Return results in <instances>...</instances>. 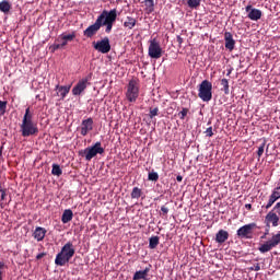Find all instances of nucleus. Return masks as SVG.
Returning <instances> with one entry per match:
<instances>
[{"instance_id": "1", "label": "nucleus", "mask_w": 280, "mask_h": 280, "mask_svg": "<svg viewBox=\"0 0 280 280\" xmlns=\"http://www.w3.org/2000/svg\"><path fill=\"white\" fill-rule=\"evenodd\" d=\"M73 255H75V247L73 243L68 242L62 247L60 253L56 255L55 264L56 266H67L71 259H73Z\"/></svg>"}, {"instance_id": "2", "label": "nucleus", "mask_w": 280, "mask_h": 280, "mask_svg": "<svg viewBox=\"0 0 280 280\" xmlns=\"http://www.w3.org/2000/svg\"><path fill=\"white\" fill-rule=\"evenodd\" d=\"M33 115L30 113V107L26 108L22 125L21 132L22 137H32V135H36V127L34 126V121H32Z\"/></svg>"}, {"instance_id": "3", "label": "nucleus", "mask_w": 280, "mask_h": 280, "mask_svg": "<svg viewBox=\"0 0 280 280\" xmlns=\"http://www.w3.org/2000/svg\"><path fill=\"white\" fill-rule=\"evenodd\" d=\"M98 16H103V19H101V27L105 25L106 34H110V32H113V25L115 21H117V9L110 11L104 10Z\"/></svg>"}, {"instance_id": "4", "label": "nucleus", "mask_w": 280, "mask_h": 280, "mask_svg": "<svg viewBox=\"0 0 280 280\" xmlns=\"http://www.w3.org/2000/svg\"><path fill=\"white\" fill-rule=\"evenodd\" d=\"M105 150L102 147V142L97 141L92 147H88L82 151H79L80 156H84L85 161H91L97 156V154H104Z\"/></svg>"}, {"instance_id": "5", "label": "nucleus", "mask_w": 280, "mask_h": 280, "mask_svg": "<svg viewBox=\"0 0 280 280\" xmlns=\"http://www.w3.org/2000/svg\"><path fill=\"white\" fill-rule=\"evenodd\" d=\"M198 97H200L202 102H211V100H213V83L209 80H203L199 84Z\"/></svg>"}, {"instance_id": "6", "label": "nucleus", "mask_w": 280, "mask_h": 280, "mask_svg": "<svg viewBox=\"0 0 280 280\" xmlns=\"http://www.w3.org/2000/svg\"><path fill=\"white\" fill-rule=\"evenodd\" d=\"M139 97V83L136 80L129 81L127 85L126 98L128 102L135 103Z\"/></svg>"}, {"instance_id": "7", "label": "nucleus", "mask_w": 280, "mask_h": 280, "mask_svg": "<svg viewBox=\"0 0 280 280\" xmlns=\"http://www.w3.org/2000/svg\"><path fill=\"white\" fill-rule=\"evenodd\" d=\"M257 229V223H249L241 226L236 235L240 240H253V230Z\"/></svg>"}, {"instance_id": "8", "label": "nucleus", "mask_w": 280, "mask_h": 280, "mask_svg": "<svg viewBox=\"0 0 280 280\" xmlns=\"http://www.w3.org/2000/svg\"><path fill=\"white\" fill-rule=\"evenodd\" d=\"M148 54L154 60H159L163 56V48L156 38L150 40Z\"/></svg>"}, {"instance_id": "9", "label": "nucleus", "mask_w": 280, "mask_h": 280, "mask_svg": "<svg viewBox=\"0 0 280 280\" xmlns=\"http://www.w3.org/2000/svg\"><path fill=\"white\" fill-rule=\"evenodd\" d=\"M280 244V231L277 234H273L272 237L262 244L258 250L260 253H270L271 248H277Z\"/></svg>"}, {"instance_id": "10", "label": "nucleus", "mask_w": 280, "mask_h": 280, "mask_svg": "<svg viewBox=\"0 0 280 280\" xmlns=\"http://www.w3.org/2000/svg\"><path fill=\"white\" fill-rule=\"evenodd\" d=\"M104 16H97L94 24L90 25L85 31H83V35L85 38H93L97 32L102 28V20Z\"/></svg>"}, {"instance_id": "11", "label": "nucleus", "mask_w": 280, "mask_h": 280, "mask_svg": "<svg viewBox=\"0 0 280 280\" xmlns=\"http://www.w3.org/2000/svg\"><path fill=\"white\" fill-rule=\"evenodd\" d=\"M93 47L100 54H108L110 51V39L108 37H104L101 40L93 42Z\"/></svg>"}, {"instance_id": "12", "label": "nucleus", "mask_w": 280, "mask_h": 280, "mask_svg": "<svg viewBox=\"0 0 280 280\" xmlns=\"http://www.w3.org/2000/svg\"><path fill=\"white\" fill-rule=\"evenodd\" d=\"M89 80H91V74L79 80V82L72 89V95H82V93H84V91H86V88L89 86Z\"/></svg>"}, {"instance_id": "13", "label": "nucleus", "mask_w": 280, "mask_h": 280, "mask_svg": "<svg viewBox=\"0 0 280 280\" xmlns=\"http://www.w3.org/2000/svg\"><path fill=\"white\" fill-rule=\"evenodd\" d=\"M245 11L248 12L247 18L250 21H259V19H261V10L253 9V5L250 4L245 8Z\"/></svg>"}, {"instance_id": "14", "label": "nucleus", "mask_w": 280, "mask_h": 280, "mask_svg": "<svg viewBox=\"0 0 280 280\" xmlns=\"http://www.w3.org/2000/svg\"><path fill=\"white\" fill-rule=\"evenodd\" d=\"M91 130H93V118H88V119L82 120V122H81L82 137H86V135H89V132H91Z\"/></svg>"}, {"instance_id": "15", "label": "nucleus", "mask_w": 280, "mask_h": 280, "mask_svg": "<svg viewBox=\"0 0 280 280\" xmlns=\"http://www.w3.org/2000/svg\"><path fill=\"white\" fill-rule=\"evenodd\" d=\"M265 222H267V224H272V226H279V215L275 210H271L267 213Z\"/></svg>"}, {"instance_id": "16", "label": "nucleus", "mask_w": 280, "mask_h": 280, "mask_svg": "<svg viewBox=\"0 0 280 280\" xmlns=\"http://www.w3.org/2000/svg\"><path fill=\"white\" fill-rule=\"evenodd\" d=\"M224 42L225 49H229V51H233V49H235V39L233 38V34L231 32L224 33Z\"/></svg>"}, {"instance_id": "17", "label": "nucleus", "mask_w": 280, "mask_h": 280, "mask_svg": "<svg viewBox=\"0 0 280 280\" xmlns=\"http://www.w3.org/2000/svg\"><path fill=\"white\" fill-rule=\"evenodd\" d=\"M56 91L58 97H61V100H65L67 95H69V91H71V85H56Z\"/></svg>"}, {"instance_id": "18", "label": "nucleus", "mask_w": 280, "mask_h": 280, "mask_svg": "<svg viewBox=\"0 0 280 280\" xmlns=\"http://www.w3.org/2000/svg\"><path fill=\"white\" fill-rule=\"evenodd\" d=\"M226 240H229V232L225 230H219V232L215 234L217 244H224Z\"/></svg>"}, {"instance_id": "19", "label": "nucleus", "mask_w": 280, "mask_h": 280, "mask_svg": "<svg viewBox=\"0 0 280 280\" xmlns=\"http://www.w3.org/2000/svg\"><path fill=\"white\" fill-rule=\"evenodd\" d=\"M73 220V211L71 209H67L63 211L61 215V222L62 224H69Z\"/></svg>"}, {"instance_id": "20", "label": "nucleus", "mask_w": 280, "mask_h": 280, "mask_svg": "<svg viewBox=\"0 0 280 280\" xmlns=\"http://www.w3.org/2000/svg\"><path fill=\"white\" fill-rule=\"evenodd\" d=\"M10 10H12V3L8 0H2L0 2V12H3V14H10Z\"/></svg>"}, {"instance_id": "21", "label": "nucleus", "mask_w": 280, "mask_h": 280, "mask_svg": "<svg viewBox=\"0 0 280 280\" xmlns=\"http://www.w3.org/2000/svg\"><path fill=\"white\" fill-rule=\"evenodd\" d=\"M135 25H137V19L132 16H127L124 22V27H126L127 30H133Z\"/></svg>"}, {"instance_id": "22", "label": "nucleus", "mask_w": 280, "mask_h": 280, "mask_svg": "<svg viewBox=\"0 0 280 280\" xmlns=\"http://www.w3.org/2000/svg\"><path fill=\"white\" fill-rule=\"evenodd\" d=\"M148 272H150L149 267H147L144 270L136 271L133 277H132V280L145 279V277H148Z\"/></svg>"}, {"instance_id": "23", "label": "nucleus", "mask_w": 280, "mask_h": 280, "mask_svg": "<svg viewBox=\"0 0 280 280\" xmlns=\"http://www.w3.org/2000/svg\"><path fill=\"white\" fill-rule=\"evenodd\" d=\"M47 235V230L45 228H36V240L37 242H43Z\"/></svg>"}, {"instance_id": "24", "label": "nucleus", "mask_w": 280, "mask_h": 280, "mask_svg": "<svg viewBox=\"0 0 280 280\" xmlns=\"http://www.w3.org/2000/svg\"><path fill=\"white\" fill-rule=\"evenodd\" d=\"M143 196V190L139 187H133L131 191V198L135 200H139V198Z\"/></svg>"}, {"instance_id": "25", "label": "nucleus", "mask_w": 280, "mask_h": 280, "mask_svg": "<svg viewBox=\"0 0 280 280\" xmlns=\"http://www.w3.org/2000/svg\"><path fill=\"white\" fill-rule=\"evenodd\" d=\"M160 237L159 236H151L149 238V248L152 250L159 246Z\"/></svg>"}, {"instance_id": "26", "label": "nucleus", "mask_w": 280, "mask_h": 280, "mask_svg": "<svg viewBox=\"0 0 280 280\" xmlns=\"http://www.w3.org/2000/svg\"><path fill=\"white\" fill-rule=\"evenodd\" d=\"M202 0H188L187 5L188 8H191V10H196L197 8H200V3Z\"/></svg>"}, {"instance_id": "27", "label": "nucleus", "mask_w": 280, "mask_h": 280, "mask_svg": "<svg viewBox=\"0 0 280 280\" xmlns=\"http://www.w3.org/2000/svg\"><path fill=\"white\" fill-rule=\"evenodd\" d=\"M51 175L52 176H62V168H60V165L52 164Z\"/></svg>"}, {"instance_id": "28", "label": "nucleus", "mask_w": 280, "mask_h": 280, "mask_svg": "<svg viewBox=\"0 0 280 280\" xmlns=\"http://www.w3.org/2000/svg\"><path fill=\"white\" fill-rule=\"evenodd\" d=\"M279 200L277 196L273 195V192L270 195L268 203L265 206V209H270L272 205H275V201Z\"/></svg>"}, {"instance_id": "29", "label": "nucleus", "mask_w": 280, "mask_h": 280, "mask_svg": "<svg viewBox=\"0 0 280 280\" xmlns=\"http://www.w3.org/2000/svg\"><path fill=\"white\" fill-rule=\"evenodd\" d=\"M159 116V107H150L149 117L150 119H154V117Z\"/></svg>"}, {"instance_id": "30", "label": "nucleus", "mask_w": 280, "mask_h": 280, "mask_svg": "<svg viewBox=\"0 0 280 280\" xmlns=\"http://www.w3.org/2000/svg\"><path fill=\"white\" fill-rule=\"evenodd\" d=\"M144 5L149 12H154V0H144Z\"/></svg>"}, {"instance_id": "31", "label": "nucleus", "mask_w": 280, "mask_h": 280, "mask_svg": "<svg viewBox=\"0 0 280 280\" xmlns=\"http://www.w3.org/2000/svg\"><path fill=\"white\" fill-rule=\"evenodd\" d=\"M221 85L223 86L224 94L229 95V80L228 79H222L221 80Z\"/></svg>"}, {"instance_id": "32", "label": "nucleus", "mask_w": 280, "mask_h": 280, "mask_svg": "<svg viewBox=\"0 0 280 280\" xmlns=\"http://www.w3.org/2000/svg\"><path fill=\"white\" fill-rule=\"evenodd\" d=\"M7 108H8V102L0 101V115H5Z\"/></svg>"}, {"instance_id": "33", "label": "nucleus", "mask_w": 280, "mask_h": 280, "mask_svg": "<svg viewBox=\"0 0 280 280\" xmlns=\"http://www.w3.org/2000/svg\"><path fill=\"white\" fill-rule=\"evenodd\" d=\"M148 179L152 180L153 183H156V180H159V173L150 172L148 175Z\"/></svg>"}, {"instance_id": "34", "label": "nucleus", "mask_w": 280, "mask_h": 280, "mask_svg": "<svg viewBox=\"0 0 280 280\" xmlns=\"http://www.w3.org/2000/svg\"><path fill=\"white\" fill-rule=\"evenodd\" d=\"M265 148H266V140H264V142L258 148V151H257L258 159H261V156H264Z\"/></svg>"}, {"instance_id": "35", "label": "nucleus", "mask_w": 280, "mask_h": 280, "mask_svg": "<svg viewBox=\"0 0 280 280\" xmlns=\"http://www.w3.org/2000/svg\"><path fill=\"white\" fill-rule=\"evenodd\" d=\"M73 38H75V33L68 34V35H61V39L66 40L67 43L73 40Z\"/></svg>"}, {"instance_id": "36", "label": "nucleus", "mask_w": 280, "mask_h": 280, "mask_svg": "<svg viewBox=\"0 0 280 280\" xmlns=\"http://www.w3.org/2000/svg\"><path fill=\"white\" fill-rule=\"evenodd\" d=\"M188 113H189V108H187V107L182 108V110L178 113L179 119H185V117H187Z\"/></svg>"}, {"instance_id": "37", "label": "nucleus", "mask_w": 280, "mask_h": 280, "mask_svg": "<svg viewBox=\"0 0 280 280\" xmlns=\"http://www.w3.org/2000/svg\"><path fill=\"white\" fill-rule=\"evenodd\" d=\"M51 51H58V49H62V45L60 43H55L50 46Z\"/></svg>"}, {"instance_id": "38", "label": "nucleus", "mask_w": 280, "mask_h": 280, "mask_svg": "<svg viewBox=\"0 0 280 280\" xmlns=\"http://www.w3.org/2000/svg\"><path fill=\"white\" fill-rule=\"evenodd\" d=\"M5 268V262L0 261V280H3V269Z\"/></svg>"}, {"instance_id": "39", "label": "nucleus", "mask_w": 280, "mask_h": 280, "mask_svg": "<svg viewBox=\"0 0 280 280\" xmlns=\"http://www.w3.org/2000/svg\"><path fill=\"white\" fill-rule=\"evenodd\" d=\"M206 137H213V127H209L205 131Z\"/></svg>"}, {"instance_id": "40", "label": "nucleus", "mask_w": 280, "mask_h": 280, "mask_svg": "<svg viewBox=\"0 0 280 280\" xmlns=\"http://www.w3.org/2000/svg\"><path fill=\"white\" fill-rule=\"evenodd\" d=\"M161 212L163 215H167V213H170V208L166 206H162L161 207Z\"/></svg>"}, {"instance_id": "41", "label": "nucleus", "mask_w": 280, "mask_h": 280, "mask_svg": "<svg viewBox=\"0 0 280 280\" xmlns=\"http://www.w3.org/2000/svg\"><path fill=\"white\" fill-rule=\"evenodd\" d=\"M272 211L276 213H278V215H280V201L276 203V206L273 207Z\"/></svg>"}, {"instance_id": "42", "label": "nucleus", "mask_w": 280, "mask_h": 280, "mask_svg": "<svg viewBox=\"0 0 280 280\" xmlns=\"http://www.w3.org/2000/svg\"><path fill=\"white\" fill-rule=\"evenodd\" d=\"M272 194L278 197V200L280 198V186L273 189Z\"/></svg>"}, {"instance_id": "43", "label": "nucleus", "mask_w": 280, "mask_h": 280, "mask_svg": "<svg viewBox=\"0 0 280 280\" xmlns=\"http://www.w3.org/2000/svg\"><path fill=\"white\" fill-rule=\"evenodd\" d=\"M250 270H255V272H259L261 270V266L259 264L254 265V267L250 268Z\"/></svg>"}, {"instance_id": "44", "label": "nucleus", "mask_w": 280, "mask_h": 280, "mask_svg": "<svg viewBox=\"0 0 280 280\" xmlns=\"http://www.w3.org/2000/svg\"><path fill=\"white\" fill-rule=\"evenodd\" d=\"M0 192H1V200H5V196H8L5 194V189H0Z\"/></svg>"}, {"instance_id": "45", "label": "nucleus", "mask_w": 280, "mask_h": 280, "mask_svg": "<svg viewBox=\"0 0 280 280\" xmlns=\"http://www.w3.org/2000/svg\"><path fill=\"white\" fill-rule=\"evenodd\" d=\"M176 40L180 47V45H183V38L180 37V35H177Z\"/></svg>"}, {"instance_id": "46", "label": "nucleus", "mask_w": 280, "mask_h": 280, "mask_svg": "<svg viewBox=\"0 0 280 280\" xmlns=\"http://www.w3.org/2000/svg\"><path fill=\"white\" fill-rule=\"evenodd\" d=\"M245 209H247V211H252L253 210V205L246 203Z\"/></svg>"}, {"instance_id": "47", "label": "nucleus", "mask_w": 280, "mask_h": 280, "mask_svg": "<svg viewBox=\"0 0 280 280\" xmlns=\"http://www.w3.org/2000/svg\"><path fill=\"white\" fill-rule=\"evenodd\" d=\"M67 43L68 42L66 39L61 38V42L59 44H61V47H67Z\"/></svg>"}, {"instance_id": "48", "label": "nucleus", "mask_w": 280, "mask_h": 280, "mask_svg": "<svg viewBox=\"0 0 280 280\" xmlns=\"http://www.w3.org/2000/svg\"><path fill=\"white\" fill-rule=\"evenodd\" d=\"M45 255H47V254L40 253V254H38V255L36 256V259H43V257H44Z\"/></svg>"}, {"instance_id": "49", "label": "nucleus", "mask_w": 280, "mask_h": 280, "mask_svg": "<svg viewBox=\"0 0 280 280\" xmlns=\"http://www.w3.org/2000/svg\"><path fill=\"white\" fill-rule=\"evenodd\" d=\"M176 180H177V183H183V177L180 175H177Z\"/></svg>"}, {"instance_id": "50", "label": "nucleus", "mask_w": 280, "mask_h": 280, "mask_svg": "<svg viewBox=\"0 0 280 280\" xmlns=\"http://www.w3.org/2000/svg\"><path fill=\"white\" fill-rule=\"evenodd\" d=\"M232 72H233V69H229L226 75H231Z\"/></svg>"}, {"instance_id": "51", "label": "nucleus", "mask_w": 280, "mask_h": 280, "mask_svg": "<svg viewBox=\"0 0 280 280\" xmlns=\"http://www.w3.org/2000/svg\"><path fill=\"white\" fill-rule=\"evenodd\" d=\"M266 235H268V230H267V232L261 236V240H266Z\"/></svg>"}, {"instance_id": "52", "label": "nucleus", "mask_w": 280, "mask_h": 280, "mask_svg": "<svg viewBox=\"0 0 280 280\" xmlns=\"http://www.w3.org/2000/svg\"><path fill=\"white\" fill-rule=\"evenodd\" d=\"M33 237L36 238V231L33 232Z\"/></svg>"}, {"instance_id": "53", "label": "nucleus", "mask_w": 280, "mask_h": 280, "mask_svg": "<svg viewBox=\"0 0 280 280\" xmlns=\"http://www.w3.org/2000/svg\"><path fill=\"white\" fill-rule=\"evenodd\" d=\"M0 156H1V151H0Z\"/></svg>"}]
</instances>
